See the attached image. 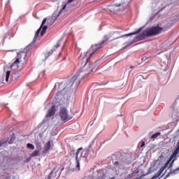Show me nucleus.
Wrapping results in <instances>:
<instances>
[{
  "mask_svg": "<svg viewBox=\"0 0 179 179\" xmlns=\"http://www.w3.org/2000/svg\"><path fill=\"white\" fill-rule=\"evenodd\" d=\"M95 178L96 179H106V178H107V173H104V172L99 171Z\"/></svg>",
  "mask_w": 179,
  "mask_h": 179,
  "instance_id": "11",
  "label": "nucleus"
},
{
  "mask_svg": "<svg viewBox=\"0 0 179 179\" xmlns=\"http://www.w3.org/2000/svg\"><path fill=\"white\" fill-rule=\"evenodd\" d=\"M173 176H176V174H178V173H179V169L177 168L176 169L173 170Z\"/></svg>",
  "mask_w": 179,
  "mask_h": 179,
  "instance_id": "25",
  "label": "nucleus"
},
{
  "mask_svg": "<svg viewBox=\"0 0 179 179\" xmlns=\"http://www.w3.org/2000/svg\"><path fill=\"white\" fill-rule=\"evenodd\" d=\"M100 47L97 45H92L90 50L83 53L80 56V62L81 65V68L80 70L73 76L70 80H66L62 83H58V89L60 91H58L56 94L55 99L57 103H61V101H64V100H69L71 99V94L73 93L76 89H78V86H79V83L85 76H87V75H90L92 72L94 71V69L98 65H100L101 60L96 61L95 63L90 62V59L99 50Z\"/></svg>",
  "mask_w": 179,
  "mask_h": 179,
  "instance_id": "1",
  "label": "nucleus"
},
{
  "mask_svg": "<svg viewBox=\"0 0 179 179\" xmlns=\"http://www.w3.org/2000/svg\"><path fill=\"white\" fill-rule=\"evenodd\" d=\"M44 34H45V31H43L42 29V31H41V36L43 37V36H44Z\"/></svg>",
  "mask_w": 179,
  "mask_h": 179,
  "instance_id": "32",
  "label": "nucleus"
},
{
  "mask_svg": "<svg viewBox=\"0 0 179 179\" xmlns=\"http://www.w3.org/2000/svg\"><path fill=\"white\" fill-rule=\"evenodd\" d=\"M27 146L28 149H31V150H34V145H33L32 143H28Z\"/></svg>",
  "mask_w": 179,
  "mask_h": 179,
  "instance_id": "21",
  "label": "nucleus"
},
{
  "mask_svg": "<svg viewBox=\"0 0 179 179\" xmlns=\"http://www.w3.org/2000/svg\"><path fill=\"white\" fill-rule=\"evenodd\" d=\"M162 30H163V28L161 27L159 24L154 27H147L143 31L142 27H140L134 32L121 35L117 38H113V40H117V38H122L124 37H129V36H135V34H138L133 38L132 41L123 43L122 50H126V48L131 47V45L134 44V43H138V41H142L143 40L149 38V37H155V36L160 34Z\"/></svg>",
  "mask_w": 179,
  "mask_h": 179,
  "instance_id": "2",
  "label": "nucleus"
},
{
  "mask_svg": "<svg viewBox=\"0 0 179 179\" xmlns=\"http://www.w3.org/2000/svg\"><path fill=\"white\" fill-rule=\"evenodd\" d=\"M95 141H96V138H93L92 141L90 143V145L87 149L88 150L90 149V148H92V146L93 145V143H94Z\"/></svg>",
  "mask_w": 179,
  "mask_h": 179,
  "instance_id": "23",
  "label": "nucleus"
},
{
  "mask_svg": "<svg viewBox=\"0 0 179 179\" xmlns=\"http://www.w3.org/2000/svg\"><path fill=\"white\" fill-rule=\"evenodd\" d=\"M80 150H83V148H78L76 152V167L78 169V171H80V163L89 162V159H90V157L89 156V148H85L81 154Z\"/></svg>",
  "mask_w": 179,
  "mask_h": 179,
  "instance_id": "4",
  "label": "nucleus"
},
{
  "mask_svg": "<svg viewBox=\"0 0 179 179\" xmlns=\"http://www.w3.org/2000/svg\"><path fill=\"white\" fill-rule=\"evenodd\" d=\"M38 153H40L39 150H35L30 155L31 157H36V156H38Z\"/></svg>",
  "mask_w": 179,
  "mask_h": 179,
  "instance_id": "18",
  "label": "nucleus"
},
{
  "mask_svg": "<svg viewBox=\"0 0 179 179\" xmlns=\"http://www.w3.org/2000/svg\"><path fill=\"white\" fill-rule=\"evenodd\" d=\"M75 0H67V3H72Z\"/></svg>",
  "mask_w": 179,
  "mask_h": 179,
  "instance_id": "34",
  "label": "nucleus"
},
{
  "mask_svg": "<svg viewBox=\"0 0 179 179\" xmlns=\"http://www.w3.org/2000/svg\"><path fill=\"white\" fill-rule=\"evenodd\" d=\"M6 37H8V34H4V38H6Z\"/></svg>",
  "mask_w": 179,
  "mask_h": 179,
  "instance_id": "41",
  "label": "nucleus"
},
{
  "mask_svg": "<svg viewBox=\"0 0 179 179\" xmlns=\"http://www.w3.org/2000/svg\"><path fill=\"white\" fill-rule=\"evenodd\" d=\"M171 160L172 161L169 164V169H171L173 168V164L174 163V162H176V157L175 158L173 157Z\"/></svg>",
  "mask_w": 179,
  "mask_h": 179,
  "instance_id": "22",
  "label": "nucleus"
},
{
  "mask_svg": "<svg viewBox=\"0 0 179 179\" xmlns=\"http://www.w3.org/2000/svg\"><path fill=\"white\" fill-rule=\"evenodd\" d=\"M155 176H157V177L159 178V177H160V176H162L159 172H157Z\"/></svg>",
  "mask_w": 179,
  "mask_h": 179,
  "instance_id": "37",
  "label": "nucleus"
},
{
  "mask_svg": "<svg viewBox=\"0 0 179 179\" xmlns=\"http://www.w3.org/2000/svg\"><path fill=\"white\" fill-rule=\"evenodd\" d=\"M45 122V119L43 120V121L40 124V125H44Z\"/></svg>",
  "mask_w": 179,
  "mask_h": 179,
  "instance_id": "38",
  "label": "nucleus"
},
{
  "mask_svg": "<svg viewBox=\"0 0 179 179\" xmlns=\"http://www.w3.org/2000/svg\"><path fill=\"white\" fill-rule=\"evenodd\" d=\"M59 169H61L60 165H57L53 167V171L50 173V175L48 177V179H51L52 177H55L57 176V173L59 171Z\"/></svg>",
  "mask_w": 179,
  "mask_h": 179,
  "instance_id": "7",
  "label": "nucleus"
},
{
  "mask_svg": "<svg viewBox=\"0 0 179 179\" xmlns=\"http://www.w3.org/2000/svg\"><path fill=\"white\" fill-rule=\"evenodd\" d=\"M8 143V139H2L0 141V148L2 147V145H6Z\"/></svg>",
  "mask_w": 179,
  "mask_h": 179,
  "instance_id": "19",
  "label": "nucleus"
},
{
  "mask_svg": "<svg viewBox=\"0 0 179 179\" xmlns=\"http://www.w3.org/2000/svg\"><path fill=\"white\" fill-rule=\"evenodd\" d=\"M30 50V45H28L24 49H21L20 52H18L15 60L14 61V62L10 64V63H9L8 64L4 66V71H6V69H8V68H10L13 70L15 69H17V68H19V62H20V59L22 58V57H24V59H26V57H27V52H29V50Z\"/></svg>",
  "mask_w": 179,
  "mask_h": 179,
  "instance_id": "5",
  "label": "nucleus"
},
{
  "mask_svg": "<svg viewBox=\"0 0 179 179\" xmlns=\"http://www.w3.org/2000/svg\"><path fill=\"white\" fill-rule=\"evenodd\" d=\"M116 33H120V32H118V31H116Z\"/></svg>",
  "mask_w": 179,
  "mask_h": 179,
  "instance_id": "50",
  "label": "nucleus"
},
{
  "mask_svg": "<svg viewBox=\"0 0 179 179\" xmlns=\"http://www.w3.org/2000/svg\"><path fill=\"white\" fill-rule=\"evenodd\" d=\"M55 87H57V84L55 85Z\"/></svg>",
  "mask_w": 179,
  "mask_h": 179,
  "instance_id": "49",
  "label": "nucleus"
},
{
  "mask_svg": "<svg viewBox=\"0 0 179 179\" xmlns=\"http://www.w3.org/2000/svg\"><path fill=\"white\" fill-rule=\"evenodd\" d=\"M59 117L64 122L69 121L71 118H69V111L68 110V108H66L65 106H62L59 110Z\"/></svg>",
  "mask_w": 179,
  "mask_h": 179,
  "instance_id": "6",
  "label": "nucleus"
},
{
  "mask_svg": "<svg viewBox=\"0 0 179 179\" xmlns=\"http://www.w3.org/2000/svg\"><path fill=\"white\" fill-rule=\"evenodd\" d=\"M1 108H2V104L1 103H0V110H1Z\"/></svg>",
  "mask_w": 179,
  "mask_h": 179,
  "instance_id": "43",
  "label": "nucleus"
},
{
  "mask_svg": "<svg viewBox=\"0 0 179 179\" xmlns=\"http://www.w3.org/2000/svg\"><path fill=\"white\" fill-rule=\"evenodd\" d=\"M59 45H60L59 42H57L56 43V45H55V48H59Z\"/></svg>",
  "mask_w": 179,
  "mask_h": 179,
  "instance_id": "31",
  "label": "nucleus"
},
{
  "mask_svg": "<svg viewBox=\"0 0 179 179\" xmlns=\"http://www.w3.org/2000/svg\"><path fill=\"white\" fill-rule=\"evenodd\" d=\"M110 38V36L106 35L104 36V39L100 42L99 45H103V44H106L107 41H108V39Z\"/></svg>",
  "mask_w": 179,
  "mask_h": 179,
  "instance_id": "15",
  "label": "nucleus"
},
{
  "mask_svg": "<svg viewBox=\"0 0 179 179\" xmlns=\"http://www.w3.org/2000/svg\"><path fill=\"white\" fill-rule=\"evenodd\" d=\"M73 173V169L71 168L66 169V176H69V174H72Z\"/></svg>",
  "mask_w": 179,
  "mask_h": 179,
  "instance_id": "16",
  "label": "nucleus"
},
{
  "mask_svg": "<svg viewBox=\"0 0 179 179\" xmlns=\"http://www.w3.org/2000/svg\"><path fill=\"white\" fill-rule=\"evenodd\" d=\"M176 158L177 157V155H173V154H172L169 158V160L166 161V162L165 163L164 166H162L165 170L166 169H167V167L169 166V164H170V162H171V160H173V158Z\"/></svg>",
  "mask_w": 179,
  "mask_h": 179,
  "instance_id": "12",
  "label": "nucleus"
},
{
  "mask_svg": "<svg viewBox=\"0 0 179 179\" xmlns=\"http://www.w3.org/2000/svg\"><path fill=\"white\" fill-rule=\"evenodd\" d=\"M153 173V171L151 170V168H150L149 171L145 174L141 175L138 178H136V179H141L143 178V177H146V176H149L150 174H152Z\"/></svg>",
  "mask_w": 179,
  "mask_h": 179,
  "instance_id": "14",
  "label": "nucleus"
},
{
  "mask_svg": "<svg viewBox=\"0 0 179 179\" xmlns=\"http://www.w3.org/2000/svg\"><path fill=\"white\" fill-rule=\"evenodd\" d=\"M122 5V3H115L112 6H110L109 8V10L110 12H115V9H114V7L116 6V8H120V6H121Z\"/></svg>",
  "mask_w": 179,
  "mask_h": 179,
  "instance_id": "13",
  "label": "nucleus"
},
{
  "mask_svg": "<svg viewBox=\"0 0 179 179\" xmlns=\"http://www.w3.org/2000/svg\"><path fill=\"white\" fill-rule=\"evenodd\" d=\"M10 77V71H7L6 73V82H9Z\"/></svg>",
  "mask_w": 179,
  "mask_h": 179,
  "instance_id": "17",
  "label": "nucleus"
},
{
  "mask_svg": "<svg viewBox=\"0 0 179 179\" xmlns=\"http://www.w3.org/2000/svg\"><path fill=\"white\" fill-rule=\"evenodd\" d=\"M64 168L62 167V168L61 169L60 171H64Z\"/></svg>",
  "mask_w": 179,
  "mask_h": 179,
  "instance_id": "42",
  "label": "nucleus"
},
{
  "mask_svg": "<svg viewBox=\"0 0 179 179\" xmlns=\"http://www.w3.org/2000/svg\"><path fill=\"white\" fill-rule=\"evenodd\" d=\"M143 146H145V141H143L141 144V148H143Z\"/></svg>",
  "mask_w": 179,
  "mask_h": 179,
  "instance_id": "39",
  "label": "nucleus"
},
{
  "mask_svg": "<svg viewBox=\"0 0 179 179\" xmlns=\"http://www.w3.org/2000/svg\"><path fill=\"white\" fill-rule=\"evenodd\" d=\"M52 52H54V51L51 50V51L49 52L48 53H46V54L45 55V58L48 59V57H50V55H52Z\"/></svg>",
  "mask_w": 179,
  "mask_h": 179,
  "instance_id": "24",
  "label": "nucleus"
},
{
  "mask_svg": "<svg viewBox=\"0 0 179 179\" xmlns=\"http://www.w3.org/2000/svg\"><path fill=\"white\" fill-rule=\"evenodd\" d=\"M59 176H61V172H59Z\"/></svg>",
  "mask_w": 179,
  "mask_h": 179,
  "instance_id": "46",
  "label": "nucleus"
},
{
  "mask_svg": "<svg viewBox=\"0 0 179 179\" xmlns=\"http://www.w3.org/2000/svg\"><path fill=\"white\" fill-rule=\"evenodd\" d=\"M169 177H170V174H166V175L164 176V179H167V178H169Z\"/></svg>",
  "mask_w": 179,
  "mask_h": 179,
  "instance_id": "36",
  "label": "nucleus"
},
{
  "mask_svg": "<svg viewBox=\"0 0 179 179\" xmlns=\"http://www.w3.org/2000/svg\"><path fill=\"white\" fill-rule=\"evenodd\" d=\"M134 68H135V66H130L129 69H134Z\"/></svg>",
  "mask_w": 179,
  "mask_h": 179,
  "instance_id": "40",
  "label": "nucleus"
},
{
  "mask_svg": "<svg viewBox=\"0 0 179 179\" xmlns=\"http://www.w3.org/2000/svg\"><path fill=\"white\" fill-rule=\"evenodd\" d=\"M0 132H1V130H0Z\"/></svg>",
  "mask_w": 179,
  "mask_h": 179,
  "instance_id": "51",
  "label": "nucleus"
},
{
  "mask_svg": "<svg viewBox=\"0 0 179 179\" xmlns=\"http://www.w3.org/2000/svg\"><path fill=\"white\" fill-rule=\"evenodd\" d=\"M136 79H138L140 80H142V79H145V78H143V76L142 75H138L136 78Z\"/></svg>",
  "mask_w": 179,
  "mask_h": 179,
  "instance_id": "27",
  "label": "nucleus"
},
{
  "mask_svg": "<svg viewBox=\"0 0 179 179\" xmlns=\"http://www.w3.org/2000/svg\"><path fill=\"white\" fill-rule=\"evenodd\" d=\"M31 160V157H27V158L26 159V162H27V163H29V162H30Z\"/></svg>",
  "mask_w": 179,
  "mask_h": 179,
  "instance_id": "30",
  "label": "nucleus"
},
{
  "mask_svg": "<svg viewBox=\"0 0 179 179\" xmlns=\"http://www.w3.org/2000/svg\"><path fill=\"white\" fill-rule=\"evenodd\" d=\"M8 3H9V2H10V0H8Z\"/></svg>",
  "mask_w": 179,
  "mask_h": 179,
  "instance_id": "47",
  "label": "nucleus"
},
{
  "mask_svg": "<svg viewBox=\"0 0 179 179\" xmlns=\"http://www.w3.org/2000/svg\"><path fill=\"white\" fill-rule=\"evenodd\" d=\"M164 168L162 166L160 169H159V171H158V173H159V174H162L163 173V171H164Z\"/></svg>",
  "mask_w": 179,
  "mask_h": 179,
  "instance_id": "28",
  "label": "nucleus"
},
{
  "mask_svg": "<svg viewBox=\"0 0 179 179\" xmlns=\"http://www.w3.org/2000/svg\"><path fill=\"white\" fill-rule=\"evenodd\" d=\"M160 134H161L160 132H157V133L152 134L151 136V139H156V138H157V136H159L160 135Z\"/></svg>",
  "mask_w": 179,
  "mask_h": 179,
  "instance_id": "20",
  "label": "nucleus"
},
{
  "mask_svg": "<svg viewBox=\"0 0 179 179\" xmlns=\"http://www.w3.org/2000/svg\"><path fill=\"white\" fill-rule=\"evenodd\" d=\"M41 29H43L42 27H40L37 31H36V34H35V36H34V38L31 42V44H29L30 45V48H31V45H33V44H35L36 42L37 41V38H38V34H40V32L41 31Z\"/></svg>",
  "mask_w": 179,
  "mask_h": 179,
  "instance_id": "9",
  "label": "nucleus"
},
{
  "mask_svg": "<svg viewBox=\"0 0 179 179\" xmlns=\"http://www.w3.org/2000/svg\"><path fill=\"white\" fill-rule=\"evenodd\" d=\"M115 178L114 177H113V178H111L110 179H114Z\"/></svg>",
  "mask_w": 179,
  "mask_h": 179,
  "instance_id": "48",
  "label": "nucleus"
},
{
  "mask_svg": "<svg viewBox=\"0 0 179 179\" xmlns=\"http://www.w3.org/2000/svg\"><path fill=\"white\" fill-rule=\"evenodd\" d=\"M47 29H48V27L47 25L42 27V30H43L44 31H47Z\"/></svg>",
  "mask_w": 179,
  "mask_h": 179,
  "instance_id": "29",
  "label": "nucleus"
},
{
  "mask_svg": "<svg viewBox=\"0 0 179 179\" xmlns=\"http://www.w3.org/2000/svg\"><path fill=\"white\" fill-rule=\"evenodd\" d=\"M47 22V18H45L43 21L42 23L41 24V27H43V26H44V24Z\"/></svg>",
  "mask_w": 179,
  "mask_h": 179,
  "instance_id": "26",
  "label": "nucleus"
},
{
  "mask_svg": "<svg viewBox=\"0 0 179 179\" xmlns=\"http://www.w3.org/2000/svg\"><path fill=\"white\" fill-rule=\"evenodd\" d=\"M115 159L113 160L114 169L116 171H122L125 169H128V166L131 163L136 159V154L134 152H117L114 155Z\"/></svg>",
  "mask_w": 179,
  "mask_h": 179,
  "instance_id": "3",
  "label": "nucleus"
},
{
  "mask_svg": "<svg viewBox=\"0 0 179 179\" xmlns=\"http://www.w3.org/2000/svg\"><path fill=\"white\" fill-rule=\"evenodd\" d=\"M50 149H51V141H48L45 143V147L43 148V150L42 151V153H47V152H48Z\"/></svg>",
  "mask_w": 179,
  "mask_h": 179,
  "instance_id": "10",
  "label": "nucleus"
},
{
  "mask_svg": "<svg viewBox=\"0 0 179 179\" xmlns=\"http://www.w3.org/2000/svg\"><path fill=\"white\" fill-rule=\"evenodd\" d=\"M57 111V109L55 108V106H52L49 110H48V113L46 114V118H48L49 117H52V115H55V112Z\"/></svg>",
  "mask_w": 179,
  "mask_h": 179,
  "instance_id": "8",
  "label": "nucleus"
},
{
  "mask_svg": "<svg viewBox=\"0 0 179 179\" xmlns=\"http://www.w3.org/2000/svg\"><path fill=\"white\" fill-rule=\"evenodd\" d=\"M163 176H164V174H163ZM163 176H162L161 178H159V179L162 178V177H163Z\"/></svg>",
  "mask_w": 179,
  "mask_h": 179,
  "instance_id": "44",
  "label": "nucleus"
},
{
  "mask_svg": "<svg viewBox=\"0 0 179 179\" xmlns=\"http://www.w3.org/2000/svg\"><path fill=\"white\" fill-rule=\"evenodd\" d=\"M170 170H171L170 172L168 173V174H169V177L171 174H174V173H173V169H171Z\"/></svg>",
  "mask_w": 179,
  "mask_h": 179,
  "instance_id": "35",
  "label": "nucleus"
},
{
  "mask_svg": "<svg viewBox=\"0 0 179 179\" xmlns=\"http://www.w3.org/2000/svg\"><path fill=\"white\" fill-rule=\"evenodd\" d=\"M62 6V10H64L66 8V4H63Z\"/></svg>",
  "mask_w": 179,
  "mask_h": 179,
  "instance_id": "33",
  "label": "nucleus"
},
{
  "mask_svg": "<svg viewBox=\"0 0 179 179\" xmlns=\"http://www.w3.org/2000/svg\"><path fill=\"white\" fill-rule=\"evenodd\" d=\"M128 71H129V72H131V70H129V69H128Z\"/></svg>",
  "mask_w": 179,
  "mask_h": 179,
  "instance_id": "45",
  "label": "nucleus"
}]
</instances>
